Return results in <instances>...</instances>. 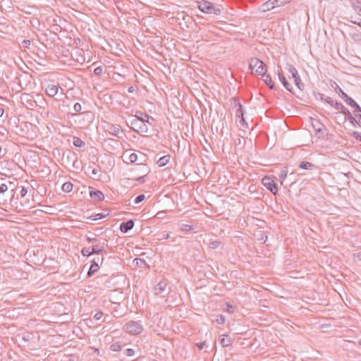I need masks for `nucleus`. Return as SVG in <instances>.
Returning a JSON list of instances; mask_svg holds the SVG:
<instances>
[{
    "label": "nucleus",
    "mask_w": 361,
    "mask_h": 361,
    "mask_svg": "<svg viewBox=\"0 0 361 361\" xmlns=\"http://www.w3.org/2000/svg\"><path fill=\"white\" fill-rule=\"evenodd\" d=\"M319 95L321 101L326 102L335 109H341V111L345 116V118L350 121L353 127H361V107L353 98H348L345 99V103L355 109V116L359 119V121L353 117L349 110L341 103L334 102L331 97H327L324 94L319 93Z\"/></svg>",
    "instance_id": "obj_1"
},
{
    "label": "nucleus",
    "mask_w": 361,
    "mask_h": 361,
    "mask_svg": "<svg viewBox=\"0 0 361 361\" xmlns=\"http://www.w3.org/2000/svg\"><path fill=\"white\" fill-rule=\"evenodd\" d=\"M16 189L14 182L0 173V204L6 205L8 200L12 201Z\"/></svg>",
    "instance_id": "obj_2"
},
{
    "label": "nucleus",
    "mask_w": 361,
    "mask_h": 361,
    "mask_svg": "<svg viewBox=\"0 0 361 361\" xmlns=\"http://www.w3.org/2000/svg\"><path fill=\"white\" fill-rule=\"evenodd\" d=\"M197 8L203 13L207 14H214L219 16L221 13V11L219 8L214 6L212 3L206 0H202L196 2Z\"/></svg>",
    "instance_id": "obj_3"
},
{
    "label": "nucleus",
    "mask_w": 361,
    "mask_h": 361,
    "mask_svg": "<svg viewBox=\"0 0 361 361\" xmlns=\"http://www.w3.org/2000/svg\"><path fill=\"white\" fill-rule=\"evenodd\" d=\"M147 122L142 121L139 118H129L128 126L135 132L147 133L148 131Z\"/></svg>",
    "instance_id": "obj_4"
},
{
    "label": "nucleus",
    "mask_w": 361,
    "mask_h": 361,
    "mask_svg": "<svg viewBox=\"0 0 361 361\" xmlns=\"http://www.w3.org/2000/svg\"><path fill=\"white\" fill-rule=\"evenodd\" d=\"M249 68L252 71L255 70L258 75H264L267 72V66L265 63L258 58L252 57L250 60Z\"/></svg>",
    "instance_id": "obj_5"
},
{
    "label": "nucleus",
    "mask_w": 361,
    "mask_h": 361,
    "mask_svg": "<svg viewBox=\"0 0 361 361\" xmlns=\"http://www.w3.org/2000/svg\"><path fill=\"white\" fill-rule=\"evenodd\" d=\"M291 0H268L264 2L260 7L262 12L269 11L276 7L283 6L290 2Z\"/></svg>",
    "instance_id": "obj_6"
},
{
    "label": "nucleus",
    "mask_w": 361,
    "mask_h": 361,
    "mask_svg": "<svg viewBox=\"0 0 361 361\" xmlns=\"http://www.w3.org/2000/svg\"><path fill=\"white\" fill-rule=\"evenodd\" d=\"M126 331L131 335H138L143 331L140 322L129 321L125 325Z\"/></svg>",
    "instance_id": "obj_7"
},
{
    "label": "nucleus",
    "mask_w": 361,
    "mask_h": 361,
    "mask_svg": "<svg viewBox=\"0 0 361 361\" xmlns=\"http://www.w3.org/2000/svg\"><path fill=\"white\" fill-rule=\"evenodd\" d=\"M286 69L291 74L292 78L294 79V82L298 88L302 90L304 88V84L302 83L295 67L290 63H287Z\"/></svg>",
    "instance_id": "obj_8"
},
{
    "label": "nucleus",
    "mask_w": 361,
    "mask_h": 361,
    "mask_svg": "<svg viewBox=\"0 0 361 361\" xmlns=\"http://www.w3.org/2000/svg\"><path fill=\"white\" fill-rule=\"evenodd\" d=\"M262 184L269 190L273 195H276L279 191V188L274 179L269 176H265L262 178Z\"/></svg>",
    "instance_id": "obj_9"
},
{
    "label": "nucleus",
    "mask_w": 361,
    "mask_h": 361,
    "mask_svg": "<svg viewBox=\"0 0 361 361\" xmlns=\"http://www.w3.org/2000/svg\"><path fill=\"white\" fill-rule=\"evenodd\" d=\"M76 116V114L75 115ZM78 123L82 127L87 126L93 119V114L90 111H84L77 115Z\"/></svg>",
    "instance_id": "obj_10"
},
{
    "label": "nucleus",
    "mask_w": 361,
    "mask_h": 361,
    "mask_svg": "<svg viewBox=\"0 0 361 361\" xmlns=\"http://www.w3.org/2000/svg\"><path fill=\"white\" fill-rule=\"evenodd\" d=\"M167 283L166 281H161L154 287V293L161 297H165L168 294L166 290Z\"/></svg>",
    "instance_id": "obj_11"
},
{
    "label": "nucleus",
    "mask_w": 361,
    "mask_h": 361,
    "mask_svg": "<svg viewBox=\"0 0 361 361\" xmlns=\"http://www.w3.org/2000/svg\"><path fill=\"white\" fill-rule=\"evenodd\" d=\"M23 104L29 109H33L37 106L36 101L30 94L24 93L20 97Z\"/></svg>",
    "instance_id": "obj_12"
},
{
    "label": "nucleus",
    "mask_w": 361,
    "mask_h": 361,
    "mask_svg": "<svg viewBox=\"0 0 361 361\" xmlns=\"http://www.w3.org/2000/svg\"><path fill=\"white\" fill-rule=\"evenodd\" d=\"M105 128H106V131L107 133H109V134H111L115 137H121L119 135L120 126L118 125L107 123L105 126Z\"/></svg>",
    "instance_id": "obj_13"
},
{
    "label": "nucleus",
    "mask_w": 361,
    "mask_h": 361,
    "mask_svg": "<svg viewBox=\"0 0 361 361\" xmlns=\"http://www.w3.org/2000/svg\"><path fill=\"white\" fill-rule=\"evenodd\" d=\"M107 245V240H104L103 242L100 240L96 243V245L91 247L94 254H101L105 252V246Z\"/></svg>",
    "instance_id": "obj_14"
},
{
    "label": "nucleus",
    "mask_w": 361,
    "mask_h": 361,
    "mask_svg": "<svg viewBox=\"0 0 361 361\" xmlns=\"http://www.w3.org/2000/svg\"><path fill=\"white\" fill-rule=\"evenodd\" d=\"M90 196L94 201H102L104 199V195L101 190L92 187H90Z\"/></svg>",
    "instance_id": "obj_15"
},
{
    "label": "nucleus",
    "mask_w": 361,
    "mask_h": 361,
    "mask_svg": "<svg viewBox=\"0 0 361 361\" xmlns=\"http://www.w3.org/2000/svg\"><path fill=\"white\" fill-rule=\"evenodd\" d=\"M232 104L233 105V108L236 109L235 114L236 117H240L244 116V110L243 109V105L239 102V100L236 97H233L232 99Z\"/></svg>",
    "instance_id": "obj_16"
},
{
    "label": "nucleus",
    "mask_w": 361,
    "mask_h": 361,
    "mask_svg": "<svg viewBox=\"0 0 361 361\" xmlns=\"http://www.w3.org/2000/svg\"><path fill=\"white\" fill-rule=\"evenodd\" d=\"M134 226V221L132 219L123 221L120 224V230L122 233H126L131 230Z\"/></svg>",
    "instance_id": "obj_17"
},
{
    "label": "nucleus",
    "mask_w": 361,
    "mask_h": 361,
    "mask_svg": "<svg viewBox=\"0 0 361 361\" xmlns=\"http://www.w3.org/2000/svg\"><path fill=\"white\" fill-rule=\"evenodd\" d=\"M46 94L50 97H53L58 93L59 91V86L56 85L49 84L47 85L46 89Z\"/></svg>",
    "instance_id": "obj_18"
},
{
    "label": "nucleus",
    "mask_w": 361,
    "mask_h": 361,
    "mask_svg": "<svg viewBox=\"0 0 361 361\" xmlns=\"http://www.w3.org/2000/svg\"><path fill=\"white\" fill-rule=\"evenodd\" d=\"M278 75H279V80L283 84L284 87L289 92H290L291 93H293L292 91L293 87L290 85V84L288 82V80H286L284 75L282 73H279Z\"/></svg>",
    "instance_id": "obj_19"
},
{
    "label": "nucleus",
    "mask_w": 361,
    "mask_h": 361,
    "mask_svg": "<svg viewBox=\"0 0 361 361\" xmlns=\"http://www.w3.org/2000/svg\"><path fill=\"white\" fill-rule=\"evenodd\" d=\"M150 116L147 114L146 113L137 111L135 113V115L133 116H131L130 118H139L142 120V121L147 122L149 123V119Z\"/></svg>",
    "instance_id": "obj_20"
},
{
    "label": "nucleus",
    "mask_w": 361,
    "mask_h": 361,
    "mask_svg": "<svg viewBox=\"0 0 361 361\" xmlns=\"http://www.w3.org/2000/svg\"><path fill=\"white\" fill-rule=\"evenodd\" d=\"M334 85H331V86L335 89L336 92L345 102L348 98H350L344 91H343V90L337 85L336 82H334Z\"/></svg>",
    "instance_id": "obj_21"
},
{
    "label": "nucleus",
    "mask_w": 361,
    "mask_h": 361,
    "mask_svg": "<svg viewBox=\"0 0 361 361\" xmlns=\"http://www.w3.org/2000/svg\"><path fill=\"white\" fill-rule=\"evenodd\" d=\"M262 76V80L269 87L270 89H274V83L271 80L270 75L264 73L261 75Z\"/></svg>",
    "instance_id": "obj_22"
},
{
    "label": "nucleus",
    "mask_w": 361,
    "mask_h": 361,
    "mask_svg": "<svg viewBox=\"0 0 361 361\" xmlns=\"http://www.w3.org/2000/svg\"><path fill=\"white\" fill-rule=\"evenodd\" d=\"M170 155H165L159 159V160L157 161V164L159 167H162L166 166L170 160Z\"/></svg>",
    "instance_id": "obj_23"
},
{
    "label": "nucleus",
    "mask_w": 361,
    "mask_h": 361,
    "mask_svg": "<svg viewBox=\"0 0 361 361\" xmlns=\"http://www.w3.org/2000/svg\"><path fill=\"white\" fill-rule=\"evenodd\" d=\"M299 168L302 169H309V170H312L315 167V166L311 163V162H309V161H301L299 165H298Z\"/></svg>",
    "instance_id": "obj_24"
},
{
    "label": "nucleus",
    "mask_w": 361,
    "mask_h": 361,
    "mask_svg": "<svg viewBox=\"0 0 361 361\" xmlns=\"http://www.w3.org/2000/svg\"><path fill=\"white\" fill-rule=\"evenodd\" d=\"M220 343L223 347H228L231 345V341L228 335H223V337L220 339Z\"/></svg>",
    "instance_id": "obj_25"
},
{
    "label": "nucleus",
    "mask_w": 361,
    "mask_h": 361,
    "mask_svg": "<svg viewBox=\"0 0 361 361\" xmlns=\"http://www.w3.org/2000/svg\"><path fill=\"white\" fill-rule=\"evenodd\" d=\"M123 346L124 345H123L121 341H117L110 345V350L114 352H119L122 350Z\"/></svg>",
    "instance_id": "obj_26"
},
{
    "label": "nucleus",
    "mask_w": 361,
    "mask_h": 361,
    "mask_svg": "<svg viewBox=\"0 0 361 361\" xmlns=\"http://www.w3.org/2000/svg\"><path fill=\"white\" fill-rule=\"evenodd\" d=\"M73 185L71 182H66L62 185L61 189L64 192H70L72 191Z\"/></svg>",
    "instance_id": "obj_27"
},
{
    "label": "nucleus",
    "mask_w": 361,
    "mask_h": 361,
    "mask_svg": "<svg viewBox=\"0 0 361 361\" xmlns=\"http://www.w3.org/2000/svg\"><path fill=\"white\" fill-rule=\"evenodd\" d=\"M103 260V257H98L97 259L92 260L90 266L98 271L99 269V262L101 261V264H102Z\"/></svg>",
    "instance_id": "obj_28"
},
{
    "label": "nucleus",
    "mask_w": 361,
    "mask_h": 361,
    "mask_svg": "<svg viewBox=\"0 0 361 361\" xmlns=\"http://www.w3.org/2000/svg\"><path fill=\"white\" fill-rule=\"evenodd\" d=\"M73 144L74 146H75L77 147H82L85 145V142L82 141L80 137H73Z\"/></svg>",
    "instance_id": "obj_29"
},
{
    "label": "nucleus",
    "mask_w": 361,
    "mask_h": 361,
    "mask_svg": "<svg viewBox=\"0 0 361 361\" xmlns=\"http://www.w3.org/2000/svg\"><path fill=\"white\" fill-rule=\"evenodd\" d=\"M287 175H288V169H287V168L283 169L281 171L280 174L279 175V179L281 180V185L283 184V181L286 180V178L287 177Z\"/></svg>",
    "instance_id": "obj_30"
},
{
    "label": "nucleus",
    "mask_w": 361,
    "mask_h": 361,
    "mask_svg": "<svg viewBox=\"0 0 361 361\" xmlns=\"http://www.w3.org/2000/svg\"><path fill=\"white\" fill-rule=\"evenodd\" d=\"M137 160V154L136 153H131L127 158L126 162L127 164L135 163Z\"/></svg>",
    "instance_id": "obj_31"
},
{
    "label": "nucleus",
    "mask_w": 361,
    "mask_h": 361,
    "mask_svg": "<svg viewBox=\"0 0 361 361\" xmlns=\"http://www.w3.org/2000/svg\"><path fill=\"white\" fill-rule=\"evenodd\" d=\"M81 253L84 257H89L92 255H94V252L91 248V247H83L81 250Z\"/></svg>",
    "instance_id": "obj_32"
},
{
    "label": "nucleus",
    "mask_w": 361,
    "mask_h": 361,
    "mask_svg": "<svg viewBox=\"0 0 361 361\" xmlns=\"http://www.w3.org/2000/svg\"><path fill=\"white\" fill-rule=\"evenodd\" d=\"M180 229L183 231H189L193 230V226L189 224H181L180 225Z\"/></svg>",
    "instance_id": "obj_33"
},
{
    "label": "nucleus",
    "mask_w": 361,
    "mask_h": 361,
    "mask_svg": "<svg viewBox=\"0 0 361 361\" xmlns=\"http://www.w3.org/2000/svg\"><path fill=\"white\" fill-rule=\"evenodd\" d=\"M141 167V171L143 173V176H147L149 173V169L145 164H139Z\"/></svg>",
    "instance_id": "obj_34"
},
{
    "label": "nucleus",
    "mask_w": 361,
    "mask_h": 361,
    "mask_svg": "<svg viewBox=\"0 0 361 361\" xmlns=\"http://www.w3.org/2000/svg\"><path fill=\"white\" fill-rule=\"evenodd\" d=\"M106 214H104L102 213H98V214H95L94 216H91L87 217V219H90L91 220H97V219H103V218L106 217Z\"/></svg>",
    "instance_id": "obj_35"
},
{
    "label": "nucleus",
    "mask_w": 361,
    "mask_h": 361,
    "mask_svg": "<svg viewBox=\"0 0 361 361\" xmlns=\"http://www.w3.org/2000/svg\"><path fill=\"white\" fill-rule=\"evenodd\" d=\"M221 243L219 240L211 241L209 243V247L212 249H216L220 245Z\"/></svg>",
    "instance_id": "obj_36"
},
{
    "label": "nucleus",
    "mask_w": 361,
    "mask_h": 361,
    "mask_svg": "<svg viewBox=\"0 0 361 361\" xmlns=\"http://www.w3.org/2000/svg\"><path fill=\"white\" fill-rule=\"evenodd\" d=\"M225 320H226L225 317L223 314H220V315L217 316V317L215 320V322H216L219 324H224Z\"/></svg>",
    "instance_id": "obj_37"
},
{
    "label": "nucleus",
    "mask_w": 361,
    "mask_h": 361,
    "mask_svg": "<svg viewBox=\"0 0 361 361\" xmlns=\"http://www.w3.org/2000/svg\"><path fill=\"white\" fill-rule=\"evenodd\" d=\"M237 119H238V122L240 123V124L243 127L248 128V126H247V123L245 122L244 116H240V117H238Z\"/></svg>",
    "instance_id": "obj_38"
},
{
    "label": "nucleus",
    "mask_w": 361,
    "mask_h": 361,
    "mask_svg": "<svg viewBox=\"0 0 361 361\" xmlns=\"http://www.w3.org/2000/svg\"><path fill=\"white\" fill-rule=\"evenodd\" d=\"M145 199V195L143 194H141V195H139L138 196H137L135 200H134V202L135 204H139L141 202H142Z\"/></svg>",
    "instance_id": "obj_39"
},
{
    "label": "nucleus",
    "mask_w": 361,
    "mask_h": 361,
    "mask_svg": "<svg viewBox=\"0 0 361 361\" xmlns=\"http://www.w3.org/2000/svg\"><path fill=\"white\" fill-rule=\"evenodd\" d=\"M103 73V68L102 66H97L94 69V73L97 75V76H99L102 74Z\"/></svg>",
    "instance_id": "obj_40"
},
{
    "label": "nucleus",
    "mask_w": 361,
    "mask_h": 361,
    "mask_svg": "<svg viewBox=\"0 0 361 361\" xmlns=\"http://www.w3.org/2000/svg\"><path fill=\"white\" fill-rule=\"evenodd\" d=\"M124 354L126 356L131 357L135 355V350L132 348H128L124 351Z\"/></svg>",
    "instance_id": "obj_41"
},
{
    "label": "nucleus",
    "mask_w": 361,
    "mask_h": 361,
    "mask_svg": "<svg viewBox=\"0 0 361 361\" xmlns=\"http://www.w3.org/2000/svg\"><path fill=\"white\" fill-rule=\"evenodd\" d=\"M73 109L77 113H80L82 111V106L80 103L77 102L73 106Z\"/></svg>",
    "instance_id": "obj_42"
},
{
    "label": "nucleus",
    "mask_w": 361,
    "mask_h": 361,
    "mask_svg": "<svg viewBox=\"0 0 361 361\" xmlns=\"http://www.w3.org/2000/svg\"><path fill=\"white\" fill-rule=\"evenodd\" d=\"M226 305V307L224 308V310L227 311L229 313H233L234 312V307L233 305H231L228 302H227Z\"/></svg>",
    "instance_id": "obj_43"
},
{
    "label": "nucleus",
    "mask_w": 361,
    "mask_h": 361,
    "mask_svg": "<svg viewBox=\"0 0 361 361\" xmlns=\"http://www.w3.org/2000/svg\"><path fill=\"white\" fill-rule=\"evenodd\" d=\"M353 8L356 11L361 12V3L360 1H357L356 3L353 4Z\"/></svg>",
    "instance_id": "obj_44"
},
{
    "label": "nucleus",
    "mask_w": 361,
    "mask_h": 361,
    "mask_svg": "<svg viewBox=\"0 0 361 361\" xmlns=\"http://www.w3.org/2000/svg\"><path fill=\"white\" fill-rule=\"evenodd\" d=\"M27 193V190L25 187H21V190L20 191V196L21 198H23L25 197V195Z\"/></svg>",
    "instance_id": "obj_45"
},
{
    "label": "nucleus",
    "mask_w": 361,
    "mask_h": 361,
    "mask_svg": "<svg viewBox=\"0 0 361 361\" xmlns=\"http://www.w3.org/2000/svg\"><path fill=\"white\" fill-rule=\"evenodd\" d=\"M161 238H159V240H164V239H169L171 237V235L169 233H162L160 234Z\"/></svg>",
    "instance_id": "obj_46"
},
{
    "label": "nucleus",
    "mask_w": 361,
    "mask_h": 361,
    "mask_svg": "<svg viewBox=\"0 0 361 361\" xmlns=\"http://www.w3.org/2000/svg\"><path fill=\"white\" fill-rule=\"evenodd\" d=\"M86 240L89 243H97L99 242L100 240L97 238H91V237H87L86 238Z\"/></svg>",
    "instance_id": "obj_47"
},
{
    "label": "nucleus",
    "mask_w": 361,
    "mask_h": 361,
    "mask_svg": "<svg viewBox=\"0 0 361 361\" xmlns=\"http://www.w3.org/2000/svg\"><path fill=\"white\" fill-rule=\"evenodd\" d=\"M97 269H94L93 267H92L90 266V269H89V270H88V271H87V276H88V277L92 276L95 272H97Z\"/></svg>",
    "instance_id": "obj_48"
},
{
    "label": "nucleus",
    "mask_w": 361,
    "mask_h": 361,
    "mask_svg": "<svg viewBox=\"0 0 361 361\" xmlns=\"http://www.w3.org/2000/svg\"><path fill=\"white\" fill-rule=\"evenodd\" d=\"M30 45V40H29V39H24L22 42L21 46L24 48H28Z\"/></svg>",
    "instance_id": "obj_49"
},
{
    "label": "nucleus",
    "mask_w": 361,
    "mask_h": 361,
    "mask_svg": "<svg viewBox=\"0 0 361 361\" xmlns=\"http://www.w3.org/2000/svg\"><path fill=\"white\" fill-rule=\"evenodd\" d=\"M352 135L356 139L361 142V133L354 131Z\"/></svg>",
    "instance_id": "obj_50"
},
{
    "label": "nucleus",
    "mask_w": 361,
    "mask_h": 361,
    "mask_svg": "<svg viewBox=\"0 0 361 361\" xmlns=\"http://www.w3.org/2000/svg\"><path fill=\"white\" fill-rule=\"evenodd\" d=\"M102 316H103V313L102 312H98L94 314L93 318L95 320H99V319H102Z\"/></svg>",
    "instance_id": "obj_51"
},
{
    "label": "nucleus",
    "mask_w": 361,
    "mask_h": 361,
    "mask_svg": "<svg viewBox=\"0 0 361 361\" xmlns=\"http://www.w3.org/2000/svg\"><path fill=\"white\" fill-rule=\"evenodd\" d=\"M145 176H146L142 175V176L138 177L137 178H136V180L140 183H144L145 182Z\"/></svg>",
    "instance_id": "obj_52"
},
{
    "label": "nucleus",
    "mask_w": 361,
    "mask_h": 361,
    "mask_svg": "<svg viewBox=\"0 0 361 361\" xmlns=\"http://www.w3.org/2000/svg\"><path fill=\"white\" fill-rule=\"evenodd\" d=\"M354 256V258L359 260V261H361V251L360 252H356L353 255Z\"/></svg>",
    "instance_id": "obj_53"
},
{
    "label": "nucleus",
    "mask_w": 361,
    "mask_h": 361,
    "mask_svg": "<svg viewBox=\"0 0 361 361\" xmlns=\"http://www.w3.org/2000/svg\"><path fill=\"white\" fill-rule=\"evenodd\" d=\"M99 171H100V169H99V167L98 168H94V169H93L92 170V175H97L98 173V172H99Z\"/></svg>",
    "instance_id": "obj_54"
},
{
    "label": "nucleus",
    "mask_w": 361,
    "mask_h": 361,
    "mask_svg": "<svg viewBox=\"0 0 361 361\" xmlns=\"http://www.w3.org/2000/svg\"><path fill=\"white\" fill-rule=\"evenodd\" d=\"M204 345H205V342L200 343L197 344V346L200 350H202Z\"/></svg>",
    "instance_id": "obj_55"
},
{
    "label": "nucleus",
    "mask_w": 361,
    "mask_h": 361,
    "mask_svg": "<svg viewBox=\"0 0 361 361\" xmlns=\"http://www.w3.org/2000/svg\"><path fill=\"white\" fill-rule=\"evenodd\" d=\"M133 91H134L133 87L131 86V87H128V92L131 93V92H133Z\"/></svg>",
    "instance_id": "obj_56"
},
{
    "label": "nucleus",
    "mask_w": 361,
    "mask_h": 361,
    "mask_svg": "<svg viewBox=\"0 0 361 361\" xmlns=\"http://www.w3.org/2000/svg\"><path fill=\"white\" fill-rule=\"evenodd\" d=\"M352 22L361 27V22H356V21H352Z\"/></svg>",
    "instance_id": "obj_57"
},
{
    "label": "nucleus",
    "mask_w": 361,
    "mask_h": 361,
    "mask_svg": "<svg viewBox=\"0 0 361 361\" xmlns=\"http://www.w3.org/2000/svg\"><path fill=\"white\" fill-rule=\"evenodd\" d=\"M4 111V109L2 108H0V117L3 116Z\"/></svg>",
    "instance_id": "obj_58"
},
{
    "label": "nucleus",
    "mask_w": 361,
    "mask_h": 361,
    "mask_svg": "<svg viewBox=\"0 0 361 361\" xmlns=\"http://www.w3.org/2000/svg\"><path fill=\"white\" fill-rule=\"evenodd\" d=\"M177 238H178L177 237H176V238H172V240H171V241H172V242H176V239H177Z\"/></svg>",
    "instance_id": "obj_59"
},
{
    "label": "nucleus",
    "mask_w": 361,
    "mask_h": 361,
    "mask_svg": "<svg viewBox=\"0 0 361 361\" xmlns=\"http://www.w3.org/2000/svg\"><path fill=\"white\" fill-rule=\"evenodd\" d=\"M359 344L361 345V339L359 341Z\"/></svg>",
    "instance_id": "obj_60"
}]
</instances>
